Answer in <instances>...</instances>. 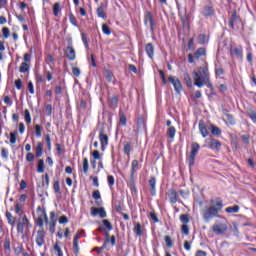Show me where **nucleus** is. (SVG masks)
<instances>
[{
    "instance_id": "1",
    "label": "nucleus",
    "mask_w": 256,
    "mask_h": 256,
    "mask_svg": "<svg viewBox=\"0 0 256 256\" xmlns=\"http://www.w3.org/2000/svg\"><path fill=\"white\" fill-rule=\"evenodd\" d=\"M210 203L213 206L206 207L202 211V217L205 223H210L211 219L219 217V211L223 209V200L221 198H217L216 202L215 200H210Z\"/></svg>"
},
{
    "instance_id": "2",
    "label": "nucleus",
    "mask_w": 256,
    "mask_h": 256,
    "mask_svg": "<svg viewBox=\"0 0 256 256\" xmlns=\"http://www.w3.org/2000/svg\"><path fill=\"white\" fill-rule=\"evenodd\" d=\"M208 71L209 69L207 67H199L198 72H193L194 85L199 87V89L203 87V83L209 81Z\"/></svg>"
},
{
    "instance_id": "3",
    "label": "nucleus",
    "mask_w": 256,
    "mask_h": 256,
    "mask_svg": "<svg viewBox=\"0 0 256 256\" xmlns=\"http://www.w3.org/2000/svg\"><path fill=\"white\" fill-rule=\"evenodd\" d=\"M200 57H207V49L200 47L194 53L188 54V63H195V59L199 60Z\"/></svg>"
},
{
    "instance_id": "4",
    "label": "nucleus",
    "mask_w": 256,
    "mask_h": 256,
    "mask_svg": "<svg viewBox=\"0 0 256 256\" xmlns=\"http://www.w3.org/2000/svg\"><path fill=\"white\" fill-rule=\"evenodd\" d=\"M199 149H201V146L199 145V143L197 142L192 143L190 156L188 158L189 167H193V165H195V157H197V153H199Z\"/></svg>"
},
{
    "instance_id": "5",
    "label": "nucleus",
    "mask_w": 256,
    "mask_h": 256,
    "mask_svg": "<svg viewBox=\"0 0 256 256\" xmlns=\"http://www.w3.org/2000/svg\"><path fill=\"white\" fill-rule=\"evenodd\" d=\"M39 211H41V214L38 216L36 223H37L38 227L43 229V225H44L43 219H45V223H49V217L47 216V211L45 209L41 208V206L37 207V213H39Z\"/></svg>"
},
{
    "instance_id": "6",
    "label": "nucleus",
    "mask_w": 256,
    "mask_h": 256,
    "mask_svg": "<svg viewBox=\"0 0 256 256\" xmlns=\"http://www.w3.org/2000/svg\"><path fill=\"white\" fill-rule=\"evenodd\" d=\"M168 81L173 85L174 91H176V93L179 94L183 91V84H181V80H179V78L175 76H169Z\"/></svg>"
},
{
    "instance_id": "7",
    "label": "nucleus",
    "mask_w": 256,
    "mask_h": 256,
    "mask_svg": "<svg viewBox=\"0 0 256 256\" xmlns=\"http://www.w3.org/2000/svg\"><path fill=\"white\" fill-rule=\"evenodd\" d=\"M230 55L231 57H236L237 59H240V61H243V46H234L230 48Z\"/></svg>"
},
{
    "instance_id": "8",
    "label": "nucleus",
    "mask_w": 256,
    "mask_h": 256,
    "mask_svg": "<svg viewBox=\"0 0 256 256\" xmlns=\"http://www.w3.org/2000/svg\"><path fill=\"white\" fill-rule=\"evenodd\" d=\"M147 23L150 25L151 33H155V20L153 19V14L151 12H147L144 16V25H147Z\"/></svg>"
},
{
    "instance_id": "9",
    "label": "nucleus",
    "mask_w": 256,
    "mask_h": 256,
    "mask_svg": "<svg viewBox=\"0 0 256 256\" xmlns=\"http://www.w3.org/2000/svg\"><path fill=\"white\" fill-rule=\"evenodd\" d=\"M64 55L67 57L69 61H75V59H77V53L75 52V48H73V46L71 45L66 47Z\"/></svg>"
},
{
    "instance_id": "10",
    "label": "nucleus",
    "mask_w": 256,
    "mask_h": 256,
    "mask_svg": "<svg viewBox=\"0 0 256 256\" xmlns=\"http://www.w3.org/2000/svg\"><path fill=\"white\" fill-rule=\"evenodd\" d=\"M241 21V17L237 15V11H232L231 16L229 18V27L231 29H235V23H239Z\"/></svg>"
},
{
    "instance_id": "11",
    "label": "nucleus",
    "mask_w": 256,
    "mask_h": 256,
    "mask_svg": "<svg viewBox=\"0 0 256 256\" xmlns=\"http://www.w3.org/2000/svg\"><path fill=\"white\" fill-rule=\"evenodd\" d=\"M36 245H38V247H43V245H45V230L37 231Z\"/></svg>"
},
{
    "instance_id": "12",
    "label": "nucleus",
    "mask_w": 256,
    "mask_h": 256,
    "mask_svg": "<svg viewBox=\"0 0 256 256\" xmlns=\"http://www.w3.org/2000/svg\"><path fill=\"white\" fill-rule=\"evenodd\" d=\"M213 232L216 235H223L225 231H227V225L226 224H214L212 227Z\"/></svg>"
},
{
    "instance_id": "13",
    "label": "nucleus",
    "mask_w": 256,
    "mask_h": 256,
    "mask_svg": "<svg viewBox=\"0 0 256 256\" xmlns=\"http://www.w3.org/2000/svg\"><path fill=\"white\" fill-rule=\"evenodd\" d=\"M168 198H169L171 205H175V203H177V201H179V195H177V191H175V189L168 190Z\"/></svg>"
},
{
    "instance_id": "14",
    "label": "nucleus",
    "mask_w": 256,
    "mask_h": 256,
    "mask_svg": "<svg viewBox=\"0 0 256 256\" xmlns=\"http://www.w3.org/2000/svg\"><path fill=\"white\" fill-rule=\"evenodd\" d=\"M202 15L204 17H213V15H215V8H213V6L211 5L204 6L202 10Z\"/></svg>"
},
{
    "instance_id": "15",
    "label": "nucleus",
    "mask_w": 256,
    "mask_h": 256,
    "mask_svg": "<svg viewBox=\"0 0 256 256\" xmlns=\"http://www.w3.org/2000/svg\"><path fill=\"white\" fill-rule=\"evenodd\" d=\"M57 225V218H55V212H50L49 231L55 233V227Z\"/></svg>"
},
{
    "instance_id": "16",
    "label": "nucleus",
    "mask_w": 256,
    "mask_h": 256,
    "mask_svg": "<svg viewBox=\"0 0 256 256\" xmlns=\"http://www.w3.org/2000/svg\"><path fill=\"white\" fill-rule=\"evenodd\" d=\"M100 144L109 145V136L105 134V128H101L99 131Z\"/></svg>"
},
{
    "instance_id": "17",
    "label": "nucleus",
    "mask_w": 256,
    "mask_h": 256,
    "mask_svg": "<svg viewBox=\"0 0 256 256\" xmlns=\"http://www.w3.org/2000/svg\"><path fill=\"white\" fill-rule=\"evenodd\" d=\"M148 183L150 185V193L152 197H155V195H157V179L155 177H151Z\"/></svg>"
},
{
    "instance_id": "18",
    "label": "nucleus",
    "mask_w": 256,
    "mask_h": 256,
    "mask_svg": "<svg viewBox=\"0 0 256 256\" xmlns=\"http://www.w3.org/2000/svg\"><path fill=\"white\" fill-rule=\"evenodd\" d=\"M199 131L202 137H209V131L207 130V125L205 124L204 120L199 121Z\"/></svg>"
},
{
    "instance_id": "19",
    "label": "nucleus",
    "mask_w": 256,
    "mask_h": 256,
    "mask_svg": "<svg viewBox=\"0 0 256 256\" xmlns=\"http://www.w3.org/2000/svg\"><path fill=\"white\" fill-rule=\"evenodd\" d=\"M145 51L148 57L150 59H153V57L155 56V47L153 46V43L146 44Z\"/></svg>"
},
{
    "instance_id": "20",
    "label": "nucleus",
    "mask_w": 256,
    "mask_h": 256,
    "mask_svg": "<svg viewBox=\"0 0 256 256\" xmlns=\"http://www.w3.org/2000/svg\"><path fill=\"white\" fill-rule=\"evenodd\" d=\"M83 234V232L78 231L76 233V235L74 236V240H73V247H74V251L77 255V253H79V237H81V235Z\"/></svg>"
},
{
    "instance_id": "21",
    "label": "nucleus",
    "mask_w": 256,
    "mask_h": 256,
    "mask_svg": "<svg viewBox=\"0 0 256 256\" xmlns=\"http://www.w3.org/2000/svg\"><path fill=\"white\" fill-rule=\"evenodd\" d=\"M108 105L110 109H117L119 105V97L112 96L111 98H109Z\"/></svg>"
},
{
    "instance_id": "22",
    "label": "nucleus",
    "mask_w": 256,
    "mask_h": 256,
    "mask_svg": "<svg viewBox=\"0 0 256 256\" xmlns=\"http://www.w3.org/2000/svg\"><path fill=\"white\" fill-rule=\"evenodd\" d=\"M139 169V161L133 160L131 164V174H130V179L133 181L135 179V171Z\"/></svg>"
},
{
    "instance_id": "23",
    "label": "nucleus",
    "mask_w": 256,
    "mask_h": 256,
    "mask_svg": "<svg viewBox=\"0 0 256 256\" xmlns=\"http://www.w3.org/2000/svg\"><path fill=\"white\" fill-rule=\"evenodd\" d=\"M210 149L213 151H219L221 149V142L217 139L212 138L210 140Z\"/></svg>"
},
{
    "instance_id": "24",
    "label": "nucleus",
    "mask_w": 256,
    "mask_h": 256,
    "mask_svg": "<svg viewBox=\"0 0 256 256\" xmlns=\"http://www.w3.org/2000/svg\"><path fill=\"white\" fill-rule=\"evenodd\" d=\"M6 218L9 225H11L12 227H15V223H17V217H14L13 214H11V212L6 211Z\"/></svg>"
},
{
    "instance_id": "25",
    "label": "nucleus",
    "mask_w": 256,
    "mask_h": 256,
    "mask_svg": "<svg viewBox=\"0 0 256 256\" xmlns=\"http://www.w3.org/2000/svg\"><path fill=\"white\" fill-rule=\"evenodd\" d=\"M96 15L100 17L101 19H107V14H105V7L103 4H101L97 10H96Z\"/></svg>"
},
{
    "instance_id": "26",
    "label": "nucleus",
    "mask_w": 256,
    "mask_h": 256,
    "mask_svg": "<svg viewBox=\"0 0 256 256\" xmlns=\"http://www.w3.org/2000/svg\"><path fill=\"white\" fill-rule=\"evenodd\" d=\"M35 157L39 158L42 157L43 155V143L42 142H38L37 146L35 148Z\"/></svg>"
},
{
    "instance_id": "27",
    "label": "nucleus",
    "mask_w": 256,
    "mask_h": 256,
    "mask_svg": "<svg viewBox=\"0 0 256 256\" xmlns=\"http://www.w3.org/2000/svg\"><path fill=\"white\" fill-rule=\"evenodd\" d=\"M136 237H141L143 235V230H141V223L137 222L133 229Z\"/></svg>"
},
{
    "instance_id": "28",
    "label": "nucleus",
    "mask_w": 256,
    "mask_h": 256,
    "mask_svg": "<svg viewBox=\"0 0 256 256\" xmlns=\"http://www.w3.org/2000/svg\"><path fill=\"white\" fill-rule=\"evenodd\" d=\"M37 173H45V161L43 159L38 160Z\"/></svg>"
},
{
    "instance_id": "29",
    "label": "nucleus",
    "mask_w": 256,
    "mask_h": 256,
    "mask_svg": "<svg viewBox=\"0 0 256 256\" xmlns=\"http://www.w3.org/2000/svg\"><path fill=\"white\" fill-rule=\"evenodd\" d=\"M131 151H133V146L131 145V142H127L124 145V154L129 157L131 155Z\"/></svg>"
},
{
    "instance_id": "30",
    "label": "nucleus",
    "mask_w": 256,
    "mask_h": 256,
    "mask_svg": "<svg viewBox=\"0 0 256 256\" xmlns=\"http://www.w3.org/2000/svg\"><path fill=\"white\" fill-rule=\"evenodd\" d=\"M184 81L189 89L193 87V80H191V76L189 75V73H184Z\"/></svg>"
},
{
    "instance_id": "31",
    "label": "nucleus",
    "mask_w": 256,
    "mask_h": 256,
    "mask_svg": "<svg viewBox=\"0 0 256 256\" xmlns=\"http://www.w3.org/2000/svg\"><path fill=\"white\" fill-rule=\"evenodd\" d=\"M59 11H61V4L59 2H56L53 5V15H54V17H59Z\"/></svg>"
},
{
    "instance_id": "32",
    "label": "nucleus",
    "mask_w": 256,
    "mask_h": 256,
    "mask_svg": "<svg viewBox=\"0 0 256 256\" xmlns=\"http://www.w3.org/2000/svg\"><path fill=\"white\" fill-rule=\"evenodd\" d=\"M176 133H177V129H175V127H170L167 130V136L169 137V139H175Z\"/></svg>"
},
{
    "instance_id": "33",
    "label": "nucleus",
    "mask_w": 256,
    "mask_h": 256,
    "mask_svg": "<svg viewBox=\"0 0 256 256\" xmlns=\"http://www.w3.org/2000/svg\"><path fill=\"white\" fill-rule=\"evenodd\" d=\"M104 229H107V231H113V224L107 219H104L102 221Z\"/></svg>"
},
{
    "instance_id": "34",
    "label": "nucleus",
    "mask_w": 256,
    "mask_h": 256,
    "mask_svg": "<svg viewBox=\"0 0 256 256\" xmlns=\"http://www.w3.org/2000/svg\"><path fill=\"white\" fill-rule=\"evenodd\" d=\"M98 231H100V233L104 232V235L106 237V243H109V241H111V238L109 237V232L105 229V227L99 226Z\"/></svg>"
},
{
    "instance_id": "35",
    "label": "nucleus",
    "mask_w": 256,
    "mask_h": 256,
    "mask_svg": "<svg viewBox=\"0 0 256 256\" xmlns=\"http://www.w3.org/2000/svg\"><path fill=\"white\" fill-rule=\"evenodd\" d=\"M239 205L230 206L225 209L226 213H239Z\"/></svg>"
},
{
    "instance_id": "36",
    "label": "nucleus",
    "mask_w": 256,
    "mask_h": 256,
    "mask_svg": "<svg viewBox=\"0 0 256 256\" xmlns=\"http://www.w3.org/2000/svg\"><path fill=\"white\" fill-rule=\"evenodd\" d=\"M211 133L212 135H216L217 137H219V135H221V129L215 125H211Z\"/></svg>"
},
{
    "instance_id": "37",
    "label": "nucleus",
    "mask_w": 256,
    "mask_h": 256,
    "mask_svg": "<svg viewBox=\"0 0 256 256\" xmlns=\"http://www.w3.org/2000/svg\"><path fill=\"white\" fill-rule=\"evenodd\" d=\"M119 117H120V124H122L123 127H125L127 125V116H125V113H123V111H120Z\"/></svg>"
},
{
    "instance_id": "38",
    "label": "nucleus",
    "mask_w": 256,
    "mask_h": 256,
    "mask_svg": "<svg viewBox=\"0 0 256 256\" xmlns=\"http://www.w3.org/2000/svg\"><path fill=\"white\" fill-rule=\"evenodd\" d=\"M14 211L16 215H22L23 214V204L16 203Z\"/></svg>"
},
{
    "instance_id": "39",
    "label": "nucleus",
    "mask_w": 256,
    "mask_h": 256,
    "mask_svg": "<svg viewBox=\"0 0 256 256\" xmlns=\"http://www.w3.org/2000/svg\"><path fill=\"white\" fill-rule=\"evenodd\" d=\"M164 241L166 243V247H168L169 249H171V247H173V239H171V236L166 235L164 237Z\"/></svg>"
},
{
    "instance_id": "40",
    "label": "nucleus",
    "mask_w": 256,
    "mask_h": 256,
    "mask_svg": "<svg viewBox=\"0 0 256 256\" xmlns=\"http://www.w3.org/2000/svg\"><path fill=\"white\" fill-rule=\"evenodd\" d=\"M53 190H54L55 193L61 194V184H60L59 180L54 182Z\"/></svg>"
},
{
    "instance_id": "41",
    "label": "nucleus",
    "mask_w": 256,
    "mask_h": 256,
    "mask_svg": "<svg viewBox=\"0 0 256 256\" xmlns=\"http://www.w3.org/2000/svg\"><path fill=\"white\" fill-rule=\"evenodd\" d=\"M83 171L85 175L89 173V160L87 158L83 159Z\"/></svg>"
},
{
    "instance_id": "42",
    "label": "nucleus",
    "mask_w": 256,
    "mask_h": 256,
    "mask_svg": "<svg viewBox=\"0 0 256 256\" xmlns=\"http://www.w3.org/2000/svg\"><path fill=\"white\" fill-rule=\"evenodd\" d=\"M180 221L181 223H183L184 225H187V223H189L190 219H189V214H181L180 215Z\"/></svg>"
},
{
    "instance_id": "43",
    "label": "nucleus",
    "mask_w": 256,
    "mask_h": 256,
    "mask_svg": "<svg viewBox=\"0 0 256 256\" xmlns=\"http://www.w3.org/2000/svg\"><path fill=\"white\" fill-rule=\"evenodd\" d=\"M56 151H57L58 155H63V153H65V145H61V144L57 143Z\"/></svg>"
},
{
    "instance_id": "44",
    "label": "nucleus",
    "mask_w": 256,
    "mask_h": 256,
    "mask_svg": "<svg viewBox=\"0 0 256 256\" xmlns=\"http://www.w3.org/2000/svg\"><path fill=\"white\" fill-rule=\"evenodd\" d=\"M82 41L84 44L85 49L89 51V41L87 40V35L85 33H81Z\"/></svg>"
},
{
    "instance_id": "45",
    "label": "nucleus",
    "mask_w": 256,
    "mask_h": 256,
    "mask_svg": "<svg viewBox=\"0 0 256 256\" xmlns=\"http://www.w3.org/2000/svg\"><path fill=\"white\" fill-rule=\"evenodd\" d=\"M19 71L20 73H27L29 71V64H27V62H23Z\"/></svg>"
},
{
    "instance_id": "46",
    "label": "nucleus",
    "mask_w": 256,
    "mask_h": 256,
    "mask_svg": "<svg viewBox=\"0 0 256 256\" xmlns=\"http://www.w3.org/2000/svg\"><path fill=\"white\" fill-rule=\"evenodd\" d=\"M43 131V126L39 125V124H36L35 125V135L36 137H41V133Z\"/></svg>"
},
{
    "instance_id": "47",
    "label": "nucleus",
    "mask_w": 256,
    "mask_h": 256,
    "mask_svg": "<svg viewBox=\"0 0 256 256\" xmlns=\"http://www.w3.org/2000/svg\"><path fill=\"white\" fill-rule=\"evenodd\" d=\"M2 34L4 39H9L10 35H11V30H9V28L4 27L2 28Z\"/></svg>"
},
{
    "instance_id": "48",
    "label": "nucleus",
    "mask_w": 256,
    "mask_h": 256,
    "mask_svg": "<svg viewBox=\"0 0 256 256\" xmlns=\"http://www.w3.org/2000/svg\"><path fill=\"white\" fill-rule=\"evenodd\" d=\"M247 115H248V117L251 118V121H253V123H256V112H255V110H248Z\"/></svg>"
},
{
    "instance_id": "49",
    "label": "nucleus",
    "mask_w": 256,
    "mask_h": 256,
    "mask_svg": "<svg viewBox=\"0 0 256 256\" xmlns=\"http://www.w3.org/2000/svg\"><path fill=\"white\" fill-rule=\"evenodd\" d=\"M24 119L28 125L31 123V113L27 109L24 111Z\"/></svg>"
},
{
    "instance_id": "50",
    "label": "nucleus",
    "mask_w": 256,
    "mask_h": 256,
    "mask_svg": "<svg viewBox=\"0 0 256 256\" xmlns=\"http://www.w3.org/2000/svg\"><path fill=\"white\" fill-rule=\"evenodd\" d=\"M198 41L200 45H205L207 43V36L205 34H200L198 36Z\"/></svg>"
},
{
    "instance_id": "51",
    "label": "nucleus",
    "mask_w": 256,
    "mask_h": 256,
    "mask_svg": "<svg viewBox=\"0 0 256 256\" xmlns=\"http://www.w3.org/2000/svg\"><path fill=\"white\" fill-rule=\"evenodd\" d=\"M17 233H25V224H22L21 221H19L17 224Z\"/></svg>"
},
{
    "instance_id": "52",
    "label": "nucleus",
    "mask_w": 256,
    "mask_h": 256,
    "mask_svg": "<svg viewBox=\"0 0 256 256\" xmlns=\"http://www.w3.org/2000/svg\"><path fill=\"white\" fill-rule=\"evenodd\" d=\"M225 117L230 125H235V118L233 117V115L227 113L225 114Z\"/></svg>"
},
{
    "instance_id": "53",
    "label": "nucleus",
    "mask_w": 256,
    "mask_h": 256,
    "mask_svg": "<svg viewBox=\"0 0 256 256\" xmlns=\"http://www.w3.org/2000/svg\"><path fill=\"white\" fill-rule=\"evenodd\" d=\"M69 20L71 25H73L74 27H79V25H77V18L74 17L73 13L69 14Z\"/></svg>"
},
{
    "instance_id": "54",
    "label": "nucleus",
    "mask_w": 256,
    "mask_h": 256,
    "mask_svg": "<svg viewBox=\"0 0 256 256\" xmlns=\"http://www.w3.org/2000/svg\"><path fill=\"white\" fill-rule=\"evenodd\" d=\"M45 111H46V115H48V117H51L53 113V106L51 104H47L45 107Z\"/></svg>"
},
{
    "instance_id": "55",
    "label": "nucleus",
    "mask_w": 256,
    "mask_h": 256,
    "mask_svg": "<svg viewBox=\"0 0 256 256\" xmlns=\"http://www.w3.org/2000/svg\"><path fill=\"white\" fill-rule=\"evenodd\" d=\"M4 249L5 251H11V240L9 238H6L4 241Z\"/></svg>"
},
{
    "instance_id": "56",
    "label": "nucleus",
    "mask_w": 256,
    "mask_h": 256,
    "mask_svg": "<svg viewBox=\"0 0 256 256\" xmlns=\"http://www.w3.org/2000/svg\"><path fill=\"white\" fill-rule=\"evenodd\" d=\"M10 143L13 145L17 143V132L10 133Z\"/></svg>"
},
{
    "instance_id": "57",
    "label": "nucleus",
    "mask_w": 256,
    "mask_h": 256,
    "mask_svg": "<svg viewBox=\"0 0 256 256\" xmlns=\"http://www.w3.org/2000/svg\"><path fill=\"white\" fill-rule=\"evenodd\" d=\"M102 32L104 33V35H111V29L109 28V26H107V24L102 25Z\"/></svg>"
},
{
    "instance_id": "58",
    "label": "nucleus",
    "mask_w": 256,
    "mask_h": 256,
    "mask_svg": "<svg viewBox=\"0 0 256 256\" xmlns=\"http://www.w3.org/2000/svg\"><path fill=\"white\" fill-rule=\"evenodd\" d=\"M1 157L2 159H9V150H7L6 148H2Z\"/></svg>"
},
{
    "instance_id": "59",
    "label": "nucleus",
    "mask_w": 256,
    "mask_h": 256,
    "mask_svg": "<svg viewBox=\"0 0 256 256\" xmlns=\"http://www.w3.org/2000/svg\"><path fill=\"white\" fill-rule=\"evenodd\" d=\"M107 181H108L109 187H113L115 185V177H113V175H108Z\"/></svg>"
},
{
    "instance_id": "60",
    "label": "nucleus",
    "mask_w": 256,
    "mask_h": 256,
    "mask_svg": "<svg viewBox=\"0 0 256 256\" xmlns=\"http://www.w3.org/2000/svg\"><path fill=\"white\" fill-rule=\"evenodd\" d=\"M54 251L58 253V256H63V250H61V246L58 243L54 245Z\"/></svg>"
},
{
    "instance_id": "61",
    "label": "nucleus",
    "mask_w": 256,
    "mask_h": 256,
    "mask_svg": "<svg viewBox=\"0 0 256 256\" xmlns=\"http://www.w3.org/2000/svg\"><path fill=\"white\" fill-rule=\"evenodd\" d=\"M72 74L74 75V77H79L81 75V69H79L78 67H73Z\"/></svg>"
},
{
    "instance_id": "62",
    "label": "nucleus",
    "mask_w": 256,
    "mask_h": 256,
    "mask_svg": "<svg viewBox=\"0 0 256 256\" xmlns=\"http://www.w3.org/2000/svg\"><path fill=\"white\" fill-rule=\"evenodd\" d=\"M93 199H95V201H99V199H101V192H99V190H95L92 194Z\"/></svg>"
},
{
    "instance_id": "63",
    "label": "nucleus",
    "mask_w": 256,
    "mask_h": 256,
    "mask_svg": "<svg viewBox=\"0 0 256 256\" xmlns=\"http://www.w3.org/2000/svg\"><path fill=\"white\" fill-rule=\"evenodd\" d=\"M181 232L184 235H189V226L187 224H183L182 227H181Z\"/></svg>"
},
{
    "instance_id": "64",
    "label": "nucleus",
    "mask_w": 256,
    "mask_h": 256,
    "mask_svg": "<svg viewBox=\"0 0 256 256\" xmlns=\"http://www.w3.org/2000/svg\"><path fill=\"white\" fill-rule=\"evenodd\" d=\"M93 159H101V153L99 152V150H94L92 153H91Z\"/></svg>"
}]
</instances>
